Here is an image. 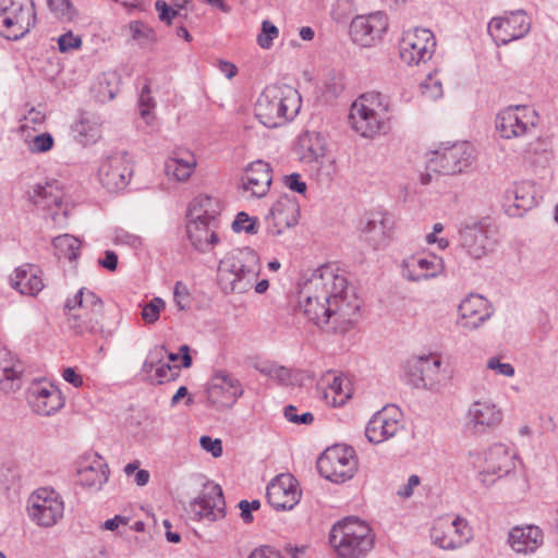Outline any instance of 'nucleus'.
<instances>
[{"label":"nucleus","mask_w":558,"mask_h":558,"mask_svg":"<svg viewBox=\"0 0 558 558\" xmlns=\"http://www.w3.org/2000/svg\"><path fill=\"white\" fill-rule=\"evenodd\" d=\"M390 104L386 96L371 92L361 95L352 105L349 121L352 128L365 137L385 131L390 119Z\"/></svg>","instance_id":"nucleus-4"},{"label":"nucleus","mask_w":558,"mask_h":558,"mask_svg":"<svg viewBox=\"0 0 558 558\" xmlns=\"http://www.w3.org/2000/svg\"><path fill=\"white\" fill-rule=\"evenodd\" d=\"M296 407L288 405L284 408V417L294 424H311L314 421V415L311 412H305L296 416Z\"/></svg>","instance_id":"nucleus-59"},{"label":"nucleus","mask_w":558,"mask_h":558,"mask_svg":"<svg viewBox=\"0 0 558 558\" xmlns=\"http://www.w3.org/2000/svg\"><path fill=\"white\" fill-rule=\"evenodd\" d=\"M36 24L33 0H0V34L10 40L24 37Z\"/></svg>","instance_id":"nucleus-7"},{"label":"nucleus","mask_w":558,"mask_h":558,"mask_svg":"<svg viewBox=\"0 0 558 558\" xmlns=\"http://www.w3.org/2000/svg\"><path fill=\"white\" fill-rule=\"evenodd\" d=\"M422 94L429 99H437L442 96V81L439 72L435 71L427 75L421 84Z\"/></svg>","instance_id":"nucleus-46"},{"label":"nucleus","mask_w":558,"mask_h":558,"mask_svg":"<svg viewBox=\"0 0 558 558\" xmlns=\"http://www.w3.org/2000/svg\"><path fill=\"white\" fill-rule=\"evenodd\" d=\"M173 301L180 311H186L192 303L191 292L185 283L177 281L173 289Z\"/></svg>","instance_id":"nucleus-51"},{"label":"nucleus","mask_w":558,"mask_h":558,"mask_svg":"<svg viewBox=\"0 0 558 558\" xmlns=\"http://www.w3.org/2000/svg\"><path fill=\"white\" fill-rule=\"evenodd\" d=\"M260 269V258L254 250L232 248L219 260L217 283L225 294H244L253 289Z\"/></svg>","instance_id":"nucleus-2"},{"label":"nucleus","mask_w":558,"mask_h":558,"mask_svg":"<svg viewBox=\"0 0 558 558\" xmlns=\"http://www.w3.org/2000/svg\"><path fill=\"white\" fill-rule=\"evenodd\" d=\"M32 202L43 208L60 207L63 199L62 191L54 183L37 184L31 195Z\"/></svg>","instance_id":"nucleus-39"},{"label":"nucleus","mask_w":558,"mask_h":558,"mask_svg":"<svg viewBox=\"0 0 558 558\" xmlns=\"http://www.w3.org/2000/svg\"><path fill=\"white\" fill-rule=\"evenodd\" d=\"M441 359L437 355L420 357L412 368V383L417 388L437 390L444 380Z\"/></svg>","instance_id":"nucleus-27"},{"label":"nucleus","mask_w":558,"mask_h":558,"mask_svg":"<svg viewBox=\"0 0 558 558\" xmlns=\"http://www.w3.org/2000/svg\"><path fill=\"white\" fill-rule=\"evenodd\" d=\"M544 542L543 531L536 525L514 526L508 534V544L521 555L535 553Z\"/></svg>","instance_id":"nucleus-32"},{"label":"nucleus","mask_w":558,"mask_h":558,"mask_svg":"<svg viewBox=\"0 0 558 558\" xmlns=\"http://www.w3.org/2000/svg\"><path fill=\"white\" fill-rule=\"evenodd\" d=\"M52 245L56 250V255L60 259L63 258L73 262L80 255L81 241L71 234L56 236L52 241Z\"/></svg>","instance_id":"nucleus-43"},{"label":"nucleus","mask_w":558,"mask_h":558,"mask_svg":"<svg viewBox=\"0 0 558 558\" xmlns=\"http://www.w3.org/2000/svg\"><path fill=\"white\" fill-rule=\"evenodd\" d=\"M10 286L21 294L35 296L44 288L43 270L34 264H23L9 277Z\"/></svg>","instance_id":"nucleus-31"},{"label":"nucleus","mask_w":558,"mask_h":558,"mask_svg":"<svg viewBox=\"0 0 558 558\" xmlns=\"http://www.w3.org/2000/svg\"><path fill=\"white\" fill-rule=\"evenodd\" d=\"M45 113L33 108L24 117V123L22 124L21 129L23 132H25L26 129L34 128L35 125H41L45 122Z\"/></svg>","instance_id":"nucleus-62"},{"label":"nucleus","mask_w":558,"mask_h":558,"mask_svg":"<svg viewBox=\"0 0 558 558\" xmlns=\"http://www.w3.org/2000/svg\"><path fill=\"white\" fill-rule=\"evenodd\" d=\"M301 108L299 92L292 86L270 85L258 96L255 104V117L267 128L284 125L294 119Z\"/></svg>","instance_id":"nucleus-3"},{"label":"nucleus","mask_w":558,"mask_h":558,"mask_svg":"<svg viewBox=\"0 0 558 558\" xmlns=\"http://www.w3.org/2000/svg\"><path fill=\"white\" fill-rule=\"evenodd\" d=\"M27 403L40 416H52L65 404L62 391L48 381H35L27 389Z\"/></svg>","instance_id":"nucleus-16"},{"label":"nucleus","mask_w":558,"mask_h":558,"mask_svg":"<svg viewBox=\"0 0 558 558\" xmlns=\"http://www.w3.org/2000/svg\"><path fill=\"white\" fill-rule=\"evenodd\" d=\"M430 537L439 548L454 550L468 544L473 534L468 521L456 517L452 520L448 518L437 520L432 529Z\"/></svg>","instance_id":"nucleus-14"},{"label":"nucleus","mask_w":558,"mask_h":558,"mask_svg":"<svg viewBox=\"0 0 558 558\" xmlns=\"http://www.w3.org/2000/svg\"><path fill=\"white\" fill-rule=\"evenodd\" d=\"M220 213L221 203L218 198L209 195H198L190 204L187 218L218 220Z\"/></svg>","instance_id":"nucleus-38"},{"label":"nucleus","mask_w":558,"mask_h":558,"mask_svg":"<svg viewBox=\"0 0 558 558\" xmlns=\"http://www.w3.org/2000/svg\"><path fill=\"white\" fill-rule=\"evenodd\" d=\"M352 3L350 0H337L331 10V15L335 21L343 22L351 12Z\"/></svg>","instance_id":"nucleus-60"},{"label":"nucleus","mask_w":558,"mask_h":558,"mask_svg":"<svg viewBox=\"0 0 558 558\" xmlns=\"http://www.w3.org/2000/svg\"><path fill=\"white\" fill-rule=\"evenodd\" d=\"M395 221L387 213H378L362 227L361 231L375 248L387 244L393 233Z\"/></svg>","instance_id":"nucleus-34"},{"label":"nucleus","mask_w":558,"mask_h":558,"mask_svg":"<svg viewBox=\"0 0 558 558\" xmlns=\"http://www.w3.org/2000/svg\"><path fill=\"white\" fill-rule=\"evenodd\" d=\"M74 132L83 145H92L101 137V123L97 117L83 114L75 123Z\"/></svg>","instance_id":"nucleus-41"},{"label":"nucleus","mask_w":558,"mask_h":558,"mask_svg":"<svg viewBox=\"0 0 558 558\" xmlns=\"http://www.w3.org/2000/svg\"><path fill=\"white\" fill-rule=\"evenodd\" d=\"M473 160V148L468 142L454 143L434 153L428 161V169L453 175L463 172Z\"/></svg>","instance_id":"nucleus-13"},{"label":"nucleus","mask_w":558,"mask_h":558,"mask_svg":"<svg viewBox=\"0 0 558 558\" xmlns=\"http://www.w3.org/2000/svg\"><path fill=\"white\" fill-rule=\"evenodd\" d=\"M267 499L276 510H291L301 499L298 481L289 473L279 474L267 486Z\"/></svg>","instance_id":"nucleus-20"},{"label":"nucleus","mask_w":558,"mask_h":558,"mask_svg":"<svg viewBox=\"0 0 558 558\" xmlns=\"http://www.w3.org/2000/svg\"><path fill=\"white\" fill-rule=\"evenodd\" d=\"M50 11L62 21H72L75 10L70 0H47Z\"/></svg>","instance_id":"nucleus-50"},{"label":"nucleus","mask_w":558,"mask_h":558,"mask_svg":"<svg viewBox=\"0 0 558 558\" xmlns=\"http://www.w3.org/2000/svg\"><path fill=\"white\" fill-rule=\"evenodd\" d=\"M27 144V148L33 154H41L49 151L54 144V140L50 133H40L29 137L28 135L25 138Z\"/></svg>","instance_id":"nucleus-45"},{"label":"nucleus","mask_w":558,"mask_h":558,"mask_svg":"<svg viewBox=\"0 0 558 558\" xmlns=\"http://www.w3.org/2000/svg\"><path fill=\"white\" fill-rule=\"evenodd\" d=\"M108 465L97 453H86L80 461L77 475L81 485L100 489L108 481Z\"/></svg>","instance_id":"nucleus-30"},{"label":"nucleus","mask_w":558,"mask_h":558,"mask_svg":"<svg viewBox=\"0 0 558 558\" xmlns=\"http://www.w3.org/2000/svg\"><path fill=\"white\" fill-rule=\"evenodd\" d=\"M138 106L140 113L143 120H145L147 124H151L154 120L153 109L155 108L156 102L150 95V89L148 85H145L141 92Z\"/></svg>","instance_id":"nucleus-48"},{"label":"nucleus","mask_w":558,"mask_h":558,"mask_svg":"<svg viewBox=\"0 0 558 558\" xmlns=\"http://www.w3.org/2000/svg\"><path fill=\"white\" fill-rule=\"evenodd\" d=\"M197 166L195 155L190 150H175L166 160L165 172L170 180L186 182Z\"/></svg>","instance_id":"nucleus-35"},{"label":"nucleus","mask_w":558,"mask_h":558,"mask_svg":"<svg viewBox=\"0 0 558 558\" xmlns=\"http://www.w3.org/2000/svg\"><path fill=\"white\" fill-rule=\"evenodd\" d=\"M538 121L536 111L529 106H511L496 118V129L504 138H515L529 134Z\"/></svg>","instance_id":"nucleus-11"},{"label":"nucleus","mask_w":558,"mask_h":558,"mask_svg":"<svg viewBox=\"0 0 558 558\" xmlns=\"http://www.w3.org/2000/svg\"><path fill=\"white\" fill-rule=\"evenodd\" d=\"M218 225V220L189 218L186 232L192 246L199 253L211 252L220 241L217 233Z\"/></svg>","instance_id":"nucleus-28"},{"label":"nucleus","mask_w":558,"mask_h":558,"mask_svg":"<svg viewBox=\"0 0 558 558\" xmlns=\"http://www.w3.org/2000/svg\"><path fill=\"white\" fill-rule=\"evenodd\" d=\"M296 153L304 163L322 165L326 153L325 138L319 133L306 131L298 138Z\"/></svg>","instance_id":"nucleus-33"},{"label":"nucleus","mask_w":558,"mask_h":558,"mask_svg":"<svg viewBox=\"0 0 558 558\" xmlns=\"http://www.w3.org/2000/svg\"><path fill=\"white\" fill-rule=\"evenodd\" d=\"M460 235L462 246L475 259L484 257L494 248L495 241L489 236L487 228L480 222L464 226Z\"/></svg>","instance_id":"nucleus-29"},{"label":"nucleus","mask_w":558,"mask_h":558,"mask_svg":"<svg viewBox=\"0 0 558 558\" xmlns=\"http://www.w3.org/2000/svg\"><path fill=\"white\" fill-rule=\"evenodd\" d=\"M444 260L436 255L409 256L401 263V274L404 279L413 282L428 280L444 272Z\"/></svg>","instance_id":"nucleus-24"},{"label":"nucleus","mask_w":558,"mask_h":558,"mask_svg":"<svg viewBox=\"0 0 558 558\" xmlns=\"http://www.w3.org/2000/svg\"><path fill=\"white\" fill-rule=\"evenodd\" d=\"M300 217V205L294 197L283 195L272 205L269 214L266 216L269 231L279 235L286 229L298 225Z\"/></svg>","instance_id":"nucleus-23"},{"label":"nucleus","mask_w":558,"mask_h":558,"mask_svg":"<svg viewBox=\"0 0 558 558\" xmlns=\"http://www.w3.org/2000/svg\"><path fill=\"white\" fill-rule=\"evenodd\" d=\"M329 542L340 558H363L374 546V535L365 521L348 517L332 526Z\"/></svg>","instance_id":"nucleus-5"},{"label":"nucleus","mask_w":558,"mask_h":558,"mask_svg":"<svg viewBox=\"0 0 558 558\" xmlns=\"http://www.w3.org/2000/svg\"><path fill=\"white\" fill-rule=\"evenodd\" d=\"M132 39L144 44L154 39L153 29L141 21H133L129 25Z\"/></svg>","instance_id":"nucleus-52"},{"label":"nucleus","mask_w":558,"mask_h":558,"mask_svg":"<svg viewBox=\"0 0 558 558\" xmlns=\"http://www.w3.org/2000/svg\"><path fill=\"white\" fill-rule=\"evenodd\" d=\"M166 308V302L156 296L143 306L142 318L146 324H154L159 319L161 311Z\"/></svg>","instance_id":"nucleus-49"},{"label":"nucleus","mask_w":558,"mask_h":558,"mask_svg":"<svg viewBox=\"0 0 558 558\" xmlns=\"http://www.w3.org/2000/svg\"><path fill=\"white\" fill-rule=\"evenodd\" d=\"M299 304L315 325L343 332L357 322L362 302L347 278L327 265L304 283Z\"/></svg>","instance_id":"nucleus-1"},{"label":"nucleus","mask_w":558,"mask_h":558,"mask_svg":"<svg viewBox=\"0 0 558 558\" xmlns=\"http://www.w3.org/2000/svg\"><path fill=\"white\" fill-rule=\"evenodd\" d=\"M279 37V29L270 21L265 20L262 22L260 33L257 35V45L265 50L274 46V40Z\"/></svg>","instance_id":"nucleus-47"},{"label":"nucleus","mask_w":558,"mask_h":558,"mask_svg":"<svg viewBox=\"0 0 558 558\" xmlns=\"http://www.w3.org/2000/svg\"><path fill=\"white\" fill-rule=\"evenodd\" d=\"M534 189L530 182L515 183L505 193L507 202H512L517 209H527L534 204Z\"/></svg>","instance_id":"nucleus-42"},{"label":"nucleus","mask_w":558,"mask_h":558,"mask_svg":"<svg viewBox=\"0 0 558 558\" xmlns=\"http://www.w3.org/2000/svg\"><path fill=\"white\" fill-rule=\"evenodd\" d=\"M494 310L489 301L481 294H468L458 306L457 324L461 328L473 331L484 325Z\"/></svg>","instance_id":"nucleus-19"},{"label":"nucleus","mask_w":558,"mask_h":558,"mask_svg":"<svg viewBox=\"0 0 558 558\" xmlns=\"http://www.w3.org/2000/svg\"><path fill=\"white\" fill-rule=\"evenodd\" d=\"M248 558H284L277 549L270 546H259L255 548Z\"/></svg>","instance_id":"nucleus-64"},{"label":"nucleus","mask_w":558,"mask_h":558,"mask_svg":"<svg viewBox=\"0 0 558 558\" xmlns=\"http://www.w3.org/2000/svg\"><path fill=\"white\" fill-rule=\"evenodd\" d=\"M97 174L100 184L109 192L122 191L133 175L132 161L126 153L110 154L100 160Z\"/></svg>","instance_id":"nucleus-12"},{"label":"nucleus","mask_w":558,"mask_h":558,"mask_svg":"<svg viewBox=\"0 0 558 558\" xmlns=\"http://www.w3.org/2000/svg\"><path fill=\"white\" fill-rule=\"evenodd\" d=\"M402 429L401 411L395 405H387L369 418L365 427V436L369 442L379 445L396 437Z\"/></svg>","instance_id":"nucleus-15"},{"label":"nucleus","mask_w":558,"mask_h":558,"mask_svg":"<svg viewBox=\"0 0 558 558\" xmlns=\"http://www.w3.org/2000/svg\"><path fill=\"white\" fill-rule=\"evenodd\" d=\"M487 368L494 371L497 375L512 377L514 368L510 363H502L498 357L493 356L487 361Z\"/></svg>","instance_id":"nucleus-58"},{"label":"nucleus","mask_w":558,"mask_h":558,"mask_svg":"<svg viewBox=\"0 0 558 558\" xmlns=\"http://www.w3.org/2000/svg\"><path fill=\"white\" fill-rule=\"evenodd\" d=\"M241 182L245 197L262 198L266 196L272 182L270 166L263 160L251 162L246 167Z\"/></svg>","instance_id":"nucleus-25"},{"label":"nucleus","mask_w":558,"mask_h":558,"mask_svg":"<svg viewBox=\"0 0 558 558\" xmlns=\"http://www.w3.org/2000/svg\"><path fill=\"white\" fill-rule=\"evenodd\" d=\"M531 28V20L524 11H515L504 16L494 17L488 23V33L497 45L524 37Z\"/></svg>","instance_id":"nucleus-17"},{"label":"nucleus","mask_w":558,"mask_h":558,"mask_svg":"<svg viewBox=\"0 0 558 558\" xmlns=\"http://www.w3.org/2000/svg\"><path fill=\"white\" fill-rule=\"evenodd\" d=\"M2 376L0 377V384L2 389L15 390L20 388V375L21 371L14 367L5 366L1 369Z\"/></svg>","instance_id":"nucleus-54"},{"label":"nucleus","mask_w":558,"mask_h":558,"mask_svg":"<svg viewBox=\"0 0 558 558\" xmlns=\"http://www.w3.org/2000/svg\"><path fill=\"white\" fill-rule=\"evenodd\" d=\"M260 372L267 375L269 378L275 379L282 385L291 384V371L284 366L269 365L263 367Z\"/></svg>","instance_id":"nucleus-53"},{"label":"nucleus","mask_w":558,"mask_h":558,"mask_svg":"<svg viewBox=\"0 0 558 558\" xmlns=\"http://www.w3.org/2000/svg\"><path fill=\"white\" fill-rule=\"evenodd\" d=\"M101 313L100 315L92 314V312L86 313H70L69 322L70 327L77 335H100L101 337H109L111 331L105 327L104 317Z\"/></svg>","instance_id":"nucleus-36"},{"label":"nucleus","mask_w":558,"mask_h":558,"mask_svg":"<svg viewBox=\"0 0 558 558\" xmlns=\"http://www.w3.org/2000/svg\"><path fill=\"white\" fill-rule=\"evenodd\" d=\"M283 183L291 191L296 192L299 194H305L307 190L306 183L302 181L301 174L299 173H291L289 175H284Z\"/></svg>","instance_id":"nucleus-61"},{"label":"nucleus","mask_w":558,"mask_h":558,"mask_svg":"<svg viewBox=\"0 0 558 558\" xmlns=\"http://www.w3.org/2000/svg\"><path fill=\"white\" fill-rule=\"evenodd\" d=\"M28 515L33 522L41 527H52L64 515V500L51 487H39L28 498Z\"/></svg>","instance_id":"nucleus-8"},{"label":"nucleus","mask_w":558,"mask_h":558,"mask_svg":"<svg viewBox=\"0 0 558 558\" xmlns=\"http://www.w3.org/2000/svg\"><path fill=\"white\" fill-rule=\"evenodd\" d=\"M242 395L241 383L226 372L216 373L207 388V398L217 409L231 408Z\"/></svg>","instance_id":"nucleus-21"},{"label":"nucleus","mask_w":558,"mask_h":558,"mask_svg":"<svg viewBox=\"0 0 558 558\" xmlns=\"http://www.w3.org/2000/svg\"><path fill=\"white\" fill-rule=\"evenodd\" d=\"M155 8L159 13V20L161 22H166L167 24H171L172 20L180 15L179 10L172 9L162 0L156 1Z\"/></svg>","instance_id":"nucleus-63"},{"label":"nucleus","mask_w":558,"mask_h":558,"mask_svg":"<svg viewBox=\"0 0 558 558\" xmlns=\"http://www.w3.org/2000/svg\"><path fill=\"white\" fill-rule=\"evenodd\" d=\"M65 310L72 313H86L100 315L104 313V303L95 292L87 288H81L72 299H68Z\"/></svg>","instance_id":"nucleus-37"},{"label":"nucleus","mask_w":558,"mask_h":558,"mask_svg":"<svg viewBox=\"0 0 558 558\" xmlns=\"http://www.w3.org/2000/svg\"><path fill=\"white\" fill-rule=\"evenodd\" d=\"M466 418L475 430L482 432L498 427L504 420V412L494 400L478 399L469 407Z\"/></svg>","instance_id":"nucleus-26"},{"label":"nucleus","mask_w":558,"mask_h":558,"mask_svg":"<svg viewBox=\"0 0 558 558\" xmlns=\"http://www.w3.org/2000/svg\"><path fill=\"white\" fill-rule=\"evenodd\" d=\"M155 366L156 378L159 384L171 381L179 376L180 367L178 365H170L169 363H162L160 361L156 364L153 355H150L144 363V369L150 372Z\"/></svg>","instance_id":"nucleus-44"},{"label":"nucleus","mask_w":558,"mask_h":558,"mask_svg":"<svg viewBox=\"0 0 558 558\" xmlns=\"http://www.w3.org/2000/svg\"><path fill=\"white\" fill-rule=\"evenodd\" d=\"M82 46V38L78 35H74L72 32L62 34L58 38V48L60 52L66 53L72 50H76Z\"/></svg>","instance_id":"nucleus-56"},{"label":"nucleus","mask_w":558,"mask_h":558,"mask_svg":"<svg viewBox=\"0 0 558 558\" xmlns=\"http://www.w3.org/2000/svg\"><path fill=\"white\" fill-rule=\"evenodd\" d=\"M357 462L351 447L336 445L327 448L317 460L322 476L333 483L350 480L356 471Z\"/></svg>","instance_id":"nucleus-9"},{"label":"nucleus","mask_w":558,"mask_h":558,"mask_svg":"<svg viewBox=\"0 0 558 558\" xmlns=\"http://www.w3.org/2000/svg\"><path fill=\"white\" fill-rule=\"evenodd\" d=\"M470 458L475 457L473 465L477 469V478L485 485H492L495 480L490 476L502 477L515 468L517 452L510 446L502 442L490 445L482 454L469 452Z\"/></svg>","instance_id":"nucleus-6"},{"label":"nucleus","mask_w":558,"mask_h":558,"mask_svg":"<svg viewBox=\"0 0 558 558\" xmlns=\"http://www.w3.org/2000/svg\"><path fill=\"white\" fill-rule=\"evenodd\" d=\"M191 511L199 520L216 521L225 515V499L219 485L209 482L191 504Z\"/></svg>","instance_id":"nucleus-22"},{"label":"nucleus","mask_w":558,"mask_h":558,"mask_svg":"<svg viewBox=\"0 0 558 558\" xmlns=\"http://www.w3.org/2000/svg\"><path fill=\"white\" fill-rule=\"evenodd\" d=\"M232 228L236 232L244 231L250 234L257 233L256 220L243 211L236 215L232 223Z\"/></svg>","instance_id":"nucleus-55"},{"label":"nucleus","mask_w":558,"mask_h":558,"mask_svg":"<svg viewBox=\"0 0 558 558\" xmlns=\"http://www.w3.org/2000/svg\"><path fill=\"white\" fill-rule=\"evenodd\" d=\"M387 28L388 20L381 12L356 15L350 23V36L355 44L372 47L381 40Z\"/></svg>","instance_id":"nucleus-18"},{"label":"nucleus","mask_w":558,"mask_h":558,"mask_svg":"<svg viewBox=\"0 0 558 558\" xmlns=\"http://www.w3.org/2000/svg\"><path fill=\"white\" fill-rule=\"evenodd\" d=\"M322 397L328 407L343 405L351 397L349 383L341 376H332L331 381L322 390Z\"/></svg>","instance_id":"nucleus-40"},{"label":"nucleus","mask_w":558,"mask_h":558,"mask_svg":"<svg viewBox=\"0 0 558 558\" xmlns=\"http://www.w3.org/2000/svg\"><path fill=\"white\" fill-rule=\"evenodd\" d=\"M435 36L427 28L415 27L407 31L400 41V58L408 65L426 63L434 54Z\"/></svg>","instance_id":"nucleus-10"},{"label":"nucleus","mask_w":558,"mask_h":558,"mask_svg":"<svg viewBox=\"0 0 558 558\" xmlns=\"http://www.w3.org/2000/svg\"><path fill=\"white\" fill-rule=\"evenodd\" d=\"M199 445L206 452H209L215 458L222 456V442L219 438L214 439L210 436H202L199 438Z\"/></svg>","instance_id":"nucleus-57"}]
</instances>
